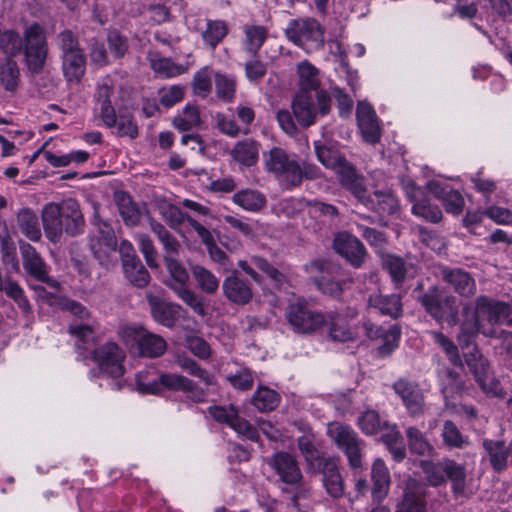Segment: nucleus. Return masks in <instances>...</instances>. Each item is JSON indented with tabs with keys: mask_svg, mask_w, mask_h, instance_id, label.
<instances>
[{
	"mask_svg": "<svg viewBox=\"0 0 512 512\" xmlns=\"http://www.w3.org/2000/svg\"><path fill=\"white\" fill-rule=\"evenodd\" d=\"M509 304L486 295L475 299L473 308L470 303L463 306V319L457 341L462 348L469 347L478 334L486 337L497 336V325L502 324L511 314Z\"/></svg>",
	"mask_w": 512,
	"mask_h": 512,
	"instance_id": "f257e3e1",
	"label": "nucleus"
},
{
	"mask_svg": "<svg viewBox=\"0 0 512 512\" xmlns=\"http://www.w3.org/2000/svg\"><path fill=\"white\" fill-rule=\"evenodd\" d=\"M42 224L46 237L57 243L63 231L70 236L83 233L85 220L80 204L73 198H67L60 203L51 202L43 207Z\"/></svg>",
	"mask_w": 512,
	"mask_h": 512,
	"instance_id": "f03ea898",
	"label": "nucleus"
},
{
	"mask_svg": "<svg viewBox=\"0 0 512 512\" xmlns=\"http://www.w3.org/2000/svg\"><path fill=\"white\" fill-rule=\"evenodd\" d=\"M265 167L277 177L283 188L298 187L303 179L315 180L321 177L320 168L307 161H299L285 150L273 147L264 155Z\"/></svg>",
	"mask_w": 512,
	"mask_h": 512,
	"instance_id": "7ed1b4c3",
	"label": "nucleus"
},
{
	"mask_svg": "<svg viewBox=\"0 0 512 512\" xmlns=\"http://www.w3.org/2000/svg\"><path fill=\"white\" fill-rule=\"evenodd\" d=\"M137 388L144 394H157L161 386L175 391L185 393L186 397L193 402H204L206 392L194 381L179 374L163 373L157 375L153 370H144L136 374Z\"/></svg>",
	"mask_w": 512,
	"mask_h": 512,
	"instance_id": "20e7f679",
	"label": "nucleus"
},
{
	"mask_svg": "<svg viewBox=\"0 0 512 512\" xmlns=\"http://www.w3.org/2000/svg\"><path fill=\"white\" fill-rule=\"evenodd\" d=\"M117 334L128 348L143 357L157 358L162 356L167 349V343L163 337L146 330L141 325H121Z\"/></svg>",
	"mask_w": 512,
	"mask_h": 512,
	"instance_id": "39448f33",
	"label": "nucleus"
},
{
	"mask_svg": "<svg viewBox=\"0 0 512 512\" xmlns=\"http://www.w3.org/2000/svg\"><path fill=\"white\" fill-rule=\"evenodd\" d=\"M165 267L169 277L165 285L199 316H205L206 310L203 299L195 291L189 288V273L187 269L174 257L164 256Z\"/></svg>",
	"mask_w": 512,
	"mask_h": 512,
	"instance_id": "423d86ee",
	"label": "nucleus"
},
{
	"mask_svg": "<svg viewBox=\"0 0 512 512\" xmlns=\"http://www.w3.org/2000/svg\"><path fill=\"white\" fill-rule=\"evenodd\" d=\"M332 99L325 90L315 92L299 91L292 102L293 114L297 122L304 127L315 123L318 115H327L331 110Z\"/></svg>",
	"mask_w": 512,
	"mask_h": 512,
	"instance_id": "0eeeda50",
	"label": "nucleus"
},
{
	"mask_svg": "<svg viewBox=\"0 0 512 512\" xmlns=\"http://www.w3.org/2000/svg\"><path fill=\"white\" fill-rule=\"evenodd\" d=\"M327 433L336 446L346 455L349 466L352 469L361 468L365 442L358 434L350 426L339 422L329 423Z\"/></svg>",
	"mask_w": 512,
	"mask_h": 512,
	"instance_id": "6e6552de",
	"label": "nucleus"
},
{
	"mask_svg": "<svg viewBox=\"0 0 512 512\" xmlns=\"http://www.w3.org/2000/svg\"><path fill=\"white\" fill-rule=\"evenodd\" d=\"M419 302L436 321L446 320L450 326L458 324L456 298L452 295H444L437 286H430L419 297Z\"/></svg>",
	"mask_w": 512,
	"mask_h": 512,
	"instance_id": "1a4fd4ad",
	"label": "nucleus"
},
{
	"mask_svg": "<svg viewBox=\"0 0 512 512\" xmlns=\"http://www.w3.org/2000/svg\"><path fill=\"white\" fill-rule=\"evenodd\" d=\"M285 35L292 43L306 51L320 49L325 41L323 28L312 18L290 20Z\"/></svg>",
	"mask_w": 512,
	"mask_h": 512,
	"instance_id": "9d476101",
	"label": "nucleus"
},
{
	"mask_svg": "<svg viewBox=\"0 0 512 512\" xmlns=\"http://www.w3.org/2000/svg\"><path fill=\"white\" fill-rule=\"evenodd\" d=\"M24 54L28 69L33 73L42 71L48 55V45L44 29L32 24L24 32Z\"/></svg>",
	"mask_w": 512,
	"mask_h": 512,
	"instance_id": "9b49d317",
	"label": "nucleus"
},
{
	"mask_svg": "<svg viewBox=\"0 0 512 512\" xmlns=\"http://www.w3.org/2000/svg\"><path fill=\"white\" fill-rule=\"evenodd\" d=\"M286 319L296 332L303 334L312 333L326 323L325 314L311 310L304 301L290 303Z\"/></svg>",
	"mask_w": 512,
	"mask_h": 512,
	"instance_id": "f8f14e48",
	"label": "nucleus"
},
{
	"mask_svg": "<svg viewBox=\"0 0 512 512\" xmlns=\"http://www.w3.org/2000/svg\"><path fill=\"white\" fill-rule=\"evenodd\" d=\"M125 358L124 350L115 342H106L92 351V359L97 363L100 371L113 379L124 375Z\"/></svg>",
	"mask_w": 512,
	"mask_h": 512,
	"instance_id": "ddd939ff",
	"label": "nucleus"
},
{
	"mask_svg": "<svg viewBox=\"0 0 512 512\" xmlns=\"http://www.w3.org/2000/svg\"><path fill=\"white\" fill-rule=\"evenodd\" d=\"M339 464V458L326 457L320 460L314 468H311L313 473L320 474L322 487L332 499H340L345 496L346 484L340 472Z\"/></svg>",
	"mask_w": 512,
	"mask_h": 512,
	"instance_id": "4468645a",
	"label": "nucleus"
},
{
	"mask_svg": "<svg viewBox=\"0 0 512 512\" xmlns=\"http://www.w3.org/2000/svg\"><path fill=\"white\" fill-rule=\"evenodd\" d=\"M266 463L277 477V481L285 486L297 485L303 479L299 463L290 453L276 452L266 458Z\"/></svg>",
	"mask_w": 512,
	"mask_h": 512,
	"instance_id": "2eb2a0df",
	"label": "nucleus"
},
{
	"mask_svg": "<svg viewBox=\"0 0 512 512\" xmlns=\"http://www.w3.org/2000/svg\"><path fill=\"white\" fill-rule=\"evenodd\" d=\"M209 413L214 420L229 425L235 432L247 439L251 441L258 440V430L247 420L240 417L236 406H211L209 407Z\"/></svg>",
	"mask_w": 512,
	"mask_h": 512,
	"instance_id": "dca6fc26",
	"label": "nucleus"
},
{
	"mask_svg": "<svg viewBox=\"0 0 512 512\" xmlns=\"http://www.w3.org/2000/svg\"><path fill=\"white\" fill-rule=\"evenodd\" d=\"M392 388L411 416L415 417L423 413L425 398L416 381L402 377L393 383Z\"/></svg>",
	"mask_w": 512,
	"mask_h": 512,
	"instance_id": "f3484780",
	"label": "nucleus"
},
{
	"mask_svg": "<svg viewBox=\"0 0 512 512\" xmlns=\"http://www.w3.org/2000/svg\"><path fill=\"white\" fill-rule=\"evenodd\" d=\"M426 488L417 479L409 477L396 505L395 512H427Z\"/></svg>",
	"mask_w": 512,
	"mask_h": 512,
	"instance_id": "a211bd4d",
	"label": "nucleus"
},
{
	"mask_svg": "<svg viewBox=\"0 0 512 512\" xmlns=\"http://www.w3.org/2000/svg\"><path fill=\"white\" fill-rule=\"evenodd\" d=\"M482 448V461H487L493 472L501 474L507 470L508 459L512 456V441L507 444L504 440L485 438Z\"/></svg>",
	"mask_w": 512,
	"mask_h": 512,
	"instance_id": "6ab92c4d",
	"label": "nucleus"
},
{
	"mask_svg": "<svg viewBox=\"0 0 512 512\" xmlns=\"http://www.w3.org/2000/svg\"><path fill=\"white\" fill-rule=\"evenodd\" d=\"M20 253L23 268L29 276L38 281L47 283L52 288H59V283L49 277L46 263L32 245L29 243H21Z\"/></svg>",
	"mask_w": 512,
	"mask_h": 512,
	"instance_id": "aec40b11",
	"label": "nucleus"
},
{
	"mask_svg": "<svg viewBox=\"0 0 512 512\" xmlns=\"http://www.w3.org/2000/svg\"><path fill=\"white\" fill-rule=\"evenodd\" d=\"M64 309L69 311L73 316L81 321V323H73L69 326V333L81 342L86 343L94 337L97 328L96 322L91 318L88 309L81 303L74 300H66Z\"/></svg>",
	"mask_w": 512,
	"mask_h": 512,
	"instance_id": "412c9836",
	"label": "nucleus"
},
{
	"mask_svg": "<svg viewBox=\"0 0 512 512\" xmlns=\"http://www.w3.org/2000/svg\"><path fill=\"white\" fill-rule=\"evenodd\" d=\"M333 247L339 255L356 268L361 267L367 255L363 243L348 232L338 233L334 238Z\"/></svg>",
	"mask_w": 512,
	"mask_h": 512,
	"instance_id": "4be33fe9",
	"label": "nucleus"
},
{
	"mask_svg": "<svg viewBox=\"0 0 512 512\" xmlns=\"http://www.w3.org/2000/svg\"><path fill=\"white\" fill-rule=\"evenodd\" d=\"M439 277L461 297H472L476 293V282L471 274L461 268L443 266Z\"/></svg>",
	"mask_w": 512,
	"mask_h": 512,
	"instance_id": "5701e85b",
	"label": "nucleus"
},
{
	"mask_svg": "<svg viewBox=\"0 0 512 512\" xmlns=\"http://www.w3.org/2000/svg\"><path fill=\"white\" fill-rule=\"evenodd\" d=\"M115 80L111 76L103 77L97 84L95 94L96 105L100 110V117L107 127H113L116 124L117 116L112 106L111 97L114 94Z\"/></svg>",
	"mask_w": 512,
	"mask_h": 512,
	"instance_id": "b1692460",
	"label": "nucleus"
},
{
	"mask_svg": "<svg viewBox=\"0 0 512 512\" xmlns=\"http://www.w3.org/2000/svg\"><path fill=\"white\" fill-rule=\"evenodd\" d=\"M465 362L483 391L495 393L497 383L489 371V363L476 346L465 354Z\"/></svg>",
	"mask_w": 512,
	"mask_h": 512,
	"instance_id": "393cba45",
	"label": "nucleus"
},
{
	"mask_svg": "<svg viewBox=\"0 0 512 512\" xmlns=\"http://www.w3.org/2000/svg\"><path fill=\"white\" fill-rule=\"evenodd\" d=\"M406 195L413 202L412 213L426 221L437 223L442 219V212L437 205H433L426 197L422 196V191L416 187L412 181L405 185Z\"/></svg>",
	"mask_w": 512,
	"mask_h": 512,
	"instance_id": "a878e982",
	"label": "nucleus"
},
{
	"mask_svg": "<svg viewBox=\"0 0 512 512\" xmlns=\"http://www.w3.org/2000/svg\"><path fill=\"white\" fill-rule=\"evenodd\" d=\"M225 297L237 305L249 303L253 297V290L248 280L239 276L237 271L226 277L222 283Z\"/></svg>",
	"mask_w": 512,
	"mask_h": 512,
	"instance_id": "bb28decb",
	"label": "nucleus"
},
{
	"mask_svg": "<svg viewBox=\"0 0 512 512\" xmlns=\"http://www.w3.org/2000/svg\"><path fill=\"white\" fill-rule=\"evenodd\" d=\"M370 476L373 483L371 497L374 502L379 503L386 498L391 485L390 471L383 459L377 458L373 461Z\"/></svg>",
	"mask_w": 512,
	"mask_h": 512,
	"instance_id": "cd10ccee",
	"label": "nucleus"
},
{
	"mask_svg": "<svg viewBox=\"0 0 512 512\" xmlns=\"http://www.w3.org/2000/svg\"><path fill=\"white\" fill-rule=\"evenodd\" d=\"M359 129L364 139L376 143L380 139L379 126L373 108L365 102H360L356 111Z\"/></svg>",
	"mask_w": 512,
	"mask_h": 512,
	"instance_id": "c85d7f7f",
	"label": "nucleus"
},
{
	"mask_svg": "<svg viewBox=\"0 0 512 512\" xmlns=\"http://www.w3.org/2000/svg\"><path fill=\"white\" fill-rule=\"evenodd\" d=\"M260 147V143L256 140L246 138L236 142L230 151V156L241 167H251L258 162Z\"/></svg>",
	"mask_w": 512,
	"mask_h": 512,
	"instance_id": "c756f323",
	"label": "nucleus"
},
{
	"mask_svg": "<svg viewBox=\"0 0 512 512\" xmlns=\"http://www.w3.org/2000/svg\"><path fill=\"white\" fill-rule=\"evenodd\" d=\"M146 298L154 320L165 327H173L179 306L174 303L164 302L152 293H147Z\"/></svg>",
	"mask_w": 512,
	"mask_h": 512,
	"instance_id": "7c9ffc66",
	"label": "nucleus"
},
{
	"mask_svg": "<svg viewBox=\"0 0 512 512\" xmlns=\"http://www.w3.org/2000/svg\"><path fill=\"white\" fill-rule=\"evenodd\" d=\"M368 305L391 318H398L402 313L401 299L397 294H372L368 298Z\"/></svg>",
	"mask_w": 512,
	"mask_h": 512,
	"instance_id": "2f4dec72",
	"label": "nucleus"
},
{
	"mask_svg": "<svg viewBox=\"0 0 512 512\" xmlns=\"http://www.w3.org/2000/svg\"><path fill=\"white\" fill-rule=\"evenodd\" d=\"M232 201L248 212H259L267 203L266 196L254 189H242L236 192L232 197Z\"/></svg>",
	"mask_w": 512,
	"mask_h": 512,
	"instance_id": "473e14b6",
	"label": "nucleus"
},
{
	"mask_svg": "<svg viewBox=\"0 0 512 512\" xmlns=\"http://www.w3.org/2000/svg\"><path fill=\"white\" fill-rule=\"evenodd\" d=\"M325 316V324L329 325V336L333 341L347 342L354 339V332L343 316L335 312H329Z\"/></svg>",
	"mask_w": 512,
	"mask_h": 512,
	"instance_id": "72a5a7b5",
	"label": "nucleus"
},
{
	"mask_svg": "<svg viewBox=\"0 0 512 512\" xmlns=\"http://www.w3.org/2000/svg\"><path fill=\"white\" fill-rule=\"evenodd\" d=\"M64 76L69 82H79L86 69V57L82 52L61 56Z\"/></svg>",
	"mask_w": 512,
	"mask_h": 512,
	"instance_id": "f704fd0d",
	"label": "nucleus"
},
{
	"mask_svg": "<svg viewBox=\"0 0 512 512\" xmlns=\"http://www.w3.org/2000/svg\"><path fill=\"white\" fill-rule=\"evenodd\" d=\"M18 227L29 240L37 242L42 233L37 215L29 208L22 209L17 214Z\"/></svg>",
	"mask_w": 512,
	"mask_h": 512,
	"instance_id": "c9c22d12",
	"label": "nucleus"
},
{
	"mask_svg": "<svg viewBox=\"0 0 512 512\" xmlns=\"http://www.w3.org/2000/svg\"><path fill=\"white\" fill-rule=\"evenodd\" d=\"M243 33V46L245 51L255 56L267 38V29L261 25H246L243 28Z\"/></svg>",
	"mask_w": 512,
	"mask_h": 512,
	"instance_id": "e433bc0d",
	"label": "nucleus"
},
{
	"mask_svg": "<svg viewBox=\"0 0 512 512\" xmlns=\"http://www.w3.org/2000/svg\"><path fill=\"white\" fill-rule=\"evenodd\" d=\"M114 198L123 221L129 226L137 225L141 214L130 196L125 192H116Z\"/></svg>",
	"mask_w": 512,
	"mask_h": 512,
	"instance_id": "4c0bfd02",
	"label": "nucleus"
},
{
	"mask_svg": "<svg viewBox=\"0 0 512 512\" xmlns=\"http://www.w3.org/2000/svg\"><path fill=\"white\" fill-rule=\"evenodd\" d=\"M297 72L299 76L300 91H319L320 85L319 71L308 61H302L298 64Z\"/></svg>",
	"mask_w": 512,
	"mask_h": 512,
	"instance_id": "58836bf2",
	"label": "nucleus"
},
{
	"mask_svg": "<svg viewBox=\"0 0 512 512\" xmlns=\"http://www.w3.org/2000/svg\"><path fill=\"white\" fill-rule=\"evenodd\" d=\"M445 478L452 482V490L455 495H460L464 492L466 486V471L465 467L454 460H444Z\"/></svg>",
	"mask_w": 512,
	"mask_h": 512,
	"instance_id": "ea45409f",
	"label": "nucleus"
},
{
	"mask_svg": "<svg viewBox=\"0 0 512 512\" xmlns=\"http://www.w3.org/2000/svg\"><path fill=\"white\" fill-rule=\"evenodd\" d=\"M228 33V27L221 20H207L201 28V37L206 45L214 49Z\"/></svg>",
	"mask_w": 512,
	"mask_h": 512,
	"instance_id": "a19ab883",
	"label": "nucleus"
},
{
	"mask_svg": "<svg viewBox=\"0 0 512 512\" xmlns=\"http://www.w3.org/2000/svg\"><path fill=\"white\" fill-rule=\"evenodd\" d=\"M150 228L163 245L165 251L164 256L175 258L181 249L179 241L161 223L152 220L150 222Z\"/></svg>",
	"mask_w": 512,
	"mask_h": 512,
	"instance_id": "79ce46f5",
	"label": "nucleus"
},
{
	"mask_svg": "<svg viewBox=\"0 0 512 512\" xmlns=\"http://www.w3.org/2000/svg\"><path fill=\"white\" fill-rule=\"evenodd\" d=\"M367 207L379 214H393L398 209V200L391 192L375 191Z\"/></svg>",
	"mask_w": 512,
	"mask_h": 512,
	"instance_id": "37998d69",
	"label": "nucleus"
},
{
	"mask_svg": "<svg viewBox=\"0 0 512 512\" xmlns=\"http://www.w3.org/2000/svg\"><path fill=\"white\" fill-rule=\"evenodd\" d=\"M409 449L420 456H429L433 452V446L418 428L410 426L406 430Z\"/></svg>",
	"mask_w": 512,
	"mask_h": 512,
	"instance_id": "c03bdc74",
	"label": "nucleus"
},
{
	"mask_svg": "<svg viewBox=\"0 0 512 512\" xmlns=\"http://www.w3.org/2000/svg\"><path fill=\"white\" fill-rule=\"evenodd\" d=\"M280 401L279 394L267 387H258L252 397V404L261 412L274 410Z\"/></svg>",
	"mask_w": 512,
	"mask_h": 512,
	"instance_id": "a18cd8bd",
	"label": "nucleus"
},
{
	"mask_svg": "<svg viewBox=\"0 0 512 512\" xmlns=\"http://www.w3.org/2000/svg\"><path fill=\"white\" fill-rule=\"evenodd\" d=\"M0 291L5 292V294L11 298L25 313L31 311V305L25 295L23 288L10 276H6V281L1 286Z\"/></svg>",
	"mask_w": 512,
	"mask_h": 512,
	"instance_id": "49530a36",
	"label": "nucleus"
},
{
	"mask_svg": "<svg viewBox=\"0 0 512 512\" xmlns=\"http://www.w3.org/2000/svg\"><path fill=\"white\" fill-rule=\"evenodd\" d=\"M215 91L218 99L225 103L232 102L236 93V80L233 76L215 73Z\"/></svg>",
	"mask_w": 512,
	"mask_h": 512,
	"instance_id": "de8ad7c7",
	"label": "nucleus"
},
{
	"mask_svg": "<svg viewBox=\"0 0 512 512\" xmlns=\"http://www.w3.org/2000/svg\"><path fill=\"white\" fill-rule=\"evenodd\" d=\"M20 78V71L13 59H7L0 65V83L6 91H16Z\"/></svg>",
	"mask_w": 512,
	"mask_h": 512,
	"instance_id": "09e8293b",
	"label": "nucleus"
},
{
	"mask_svg": "<svg viewBox=\"0 0 512 512\" xmlns=\"http://www.w3.org/2000/svg\"><path fill=\"white\" fill-rule=\"evenodd\" d=\"M192 274L199 288L207 293L214 294L219 288V279L208 269L203 266L196 265L192 267Z\"/></svg>",
	"mask_w": 512,
	"mask_h": 512,
	"instance_id": "8fccbe9b",
	"label": "nucleus"
},
{
	"mask_svg": "<svg viewBox=\"0 0 512 512\" xmlns=\"http://www.w3.org/2000/svg\"><path fill=\"white\" fill-rule=\"evenodd\" d=\"M130 267L122 266L126 279L137 288H144L150 281V274L141 260L129 263Z\"/></svg>",
	"mask_w": 512,
	"mask_h": 512,
	"instance_id": "3c124183",
	"label": "nucleus"
},
{
	"mask_svg": "<svg viewBox=\"0 0 512 512\" xmlns=\"http://www.w3.org/2000/svg\"><path fill=\"white\" fill-rule=\"evenodd\" d=\"M298 447L307 462L308 467L314 468L320 460L326 457L321 456L314 445V435L306 433L298 438Z\"/></svg>",
	"mask_w": 512,
	"mask_h": 512,
	"instance_id": "603ef678",
	"label": "nucleus"
},
{
	"mask_svg": "<svg viewBox=\"0 0 512 512\" xmlns=\"http://www.w3.org/2000/svg\"><path fill=\"white\" fill-rule=\"evenodd\" d=\"M201 123L199 110L195 106L187 105L173 120V125L180 131H188Z\"/></svg>",
	"mask_w": 512,
	"mask_h": 512,
	"instance_id": "864d4df0",
	"label": "nucleus"
},
{
	"mask_svg": "<svg viewBox=\"0 0 512 512\" xmlns=\"http://www.w3.org/2000/svg\"><path fill=\"white\" fill-rule=\"evenodd\" d=\"M441 436L443 443L452 448H464L469 444L468 438L462 435L459 428L451 420L444 422Z\"/></svg>",
	"mask_w": 512,
	"mask_h": 512,
	"instance_id": "5fc2aeb1",
	"label": "nucleus"
},
{
	"mask_svg": "<svg viewBox=\"0 0 512 512\" xmlns=\"http://www.w3.org/2000/svg\"><path fill=\"white\" fill-rule=\"evenodd\" d=\"M430 334L433 341L445 352L450 362L455 366L462 367V359L454 342L442 332L432 331Z\"/></svg>",
	"mask_w": 512,
	"mask_h": 512,
	"instance_id": "6e6d98bb",
	"label": "nucleus"
},
{
	"mask_svg": "<svg viewBox=\"0 0 512 512\" xmlns=\"http://www.w3.org/2000/svg\"><path fill=\"white\" fill-rule=\"evenodd\" d=\"M225 378L233 388L242 391L250 390L254 384V374L246 367H240L234 372H228Z\"/></svg>",
	"mask_w": 512,
	"mask_h": 512,
	"instance_id": "4d7b16f0",
	"label": "nucleus"
},
{
	"mask_svg": "<svg viewBox=\"0 0 512 512\" xmlns=\"http://www.w3.org/2000/svg\"><path fill=\"white\" fill-rule=\"evenodd\" d=\"M22 46V39L16 32L7 30L0 34V50L7 59H12L17 55L21 51Z\"/></svg>",
	"mask_w": 512,
	"mask_h": 512,
	"instance_id": "13d9d810",
	"label": "nucleus"
},
{
	"mask_svg": "<svg viewBox=\"0 0 512 512\" xmlns=\"http://www.w3.org/2000/svg\"><path fill=\"white\" fill-rule=\"evenodd\" d=\"M212 69L204 67L195 73L193 78L194 94L206 98L212 89Z\"/></svg>",
	"mask_w": 512,
	"mask_h": 512,
	"instance_id": "bf43d9fd",
	"label": "nucleus"
},
{
	"mask_svg": "<svg viewBox=\"0 0 512 512\" xmlns=\"http://www.w3.org/2000/svg\"><path fill=\"white\" fill-rule=\"evenodd\" d=\"M57 47L61 50V56L82 52L77 37L71 30H64L57 35Z\"/></svg>",
	"mask_w": 512,
	"mask_h": 512,
	"instance_id": "052dcab7",
	"label": "nucleus"
},
{
	"mask_svg": "<svg viewBox=\"0 0 512 512\" xmlns=\"http://www.w3.org/2000/svg\"><path fill=\"white\" fill-rule=\"evenodd\" d=\"M401 336V330L397 325L390 326L387 330H382L380 335L382 344L378 347L379 353L387 355L398 347Z\"/></svg>",
	"mask_w": 512,
	"mask_h": 512,
	"instance_id": "680f3d73",
	"label": "nucleus"
},
{
	"mask_svg": "<svg viewBox=\"0 0 512 512\" xmlns=\"http://www.w3.org/2000/svg\"><path fill=\"white\" fill-rule=\"evenodd\" d=\"M358 423L361 430L368 435L377 433L383 425L379 414L374 410L364 412L359 418Z\"/></svg>",
	"mask_w": 512,
	"mask_h": 512,
	"instance_id": "e2e57ef3",
	"label": "nucleus"
},
{
	"mask_svg": "<svg viewBox=\"0 0 512 512\" xmlns=\"http://www.w3.org/2000/svg\"><path fill=\"white\" fill-rule=\"evenodd\" d=\"M184 96V87L171 85L159 90V102L166 108H170L180 102Z\"/></svg>",
	"mask_w": 512,
	"mask_h": 512,
	"instance_id": "0e129e2a",
	"label": "nucleus"
},
{
	"mask_svg": "<svg viewBox=\"0 0 512 512\" xmlns=\"http://www.w3.org/2000/svg\"><path fill=\"white\" fill-rule=\"evenodd\" d=\"M179 366L190 375L198 377L206 385H212L214 383L213 376L209 374L205 369L201 368L194 360L190 358H182L178 361Z\"/></svg>",
	"mask_w": 512,
	"mask_h": 512,
	"instance_id": "69168bd1",
	"label": "nucleus"
},
{
	"mask_svg": "<svg viewBox=\"0 0 512 512\" xmlns=\"http://www.w3.org/2000/svg\"><path fill=\"white\" fill-rule=\"evenodd\" d=\"M384 267L396 282H402L406 276L405 262L396 256L389 255L384 260Z\"/></svg>",
	"mask_w": 512,
	"mask_h": 512,
	"instance_id": "338daca9",
	"label": "nucleus"
},
{
	"mask_svg": "<svg viewBox=\"0 0 512 512\" xmlns=\"http://www.w3.org/2000/svg\"><path fill=\"white\" fill-rule=\"evenodd\" d=\"M153 70L162 77L171 78L183 72L181 66L176 65L170 59L162 58L152 62Z\"/></svg>",
	"mask_w": 512,
	"mask_h": 512,
	"instance_id": "774afa93",
	"label": "nucleus"
}]
</instances>
